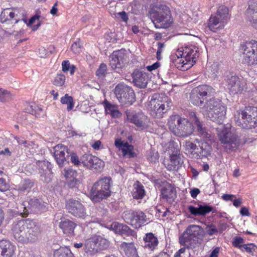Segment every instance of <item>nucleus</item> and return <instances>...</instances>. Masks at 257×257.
I'll use <instances>...</instances> for the list:
<instances>
[{
    "label": "nucleus",
    "mask_w": 257,
    "mask_h": 257,
    "mask_svg": "<svg viewBox=\"0 0 257 257\" xmlns=\"http://www.w3.org/2000/svg\"><path fill=\"white\" fill-rule=\"evenodd\" d=\"M237 112L234 119L237 125L246 129L257 126V107L248 106L244 110Z\"/></svg>",
    "instance_id": "obj_7"
},
{
    "label": "nucleus",
    "mask_w": 257,
    "mask_h": 257,
    "mask_svg": "<svg viewBox=\"0 0 257 257\" xmlns=\"http://www.w3.org/2000/svg\"><path fill=\"white\" fill-rule=\"evenodd\" d=\"M90 198L94 202H96V183H94L89 193Z\"/></svg>",
    "instance_id": "obj_58"
},
{
    "label": "nucleus",
    "mask_w": 257,
    "mask_h": 257,
    "mask_svg": "<svg viewBox=\"0 0 257 257\" xmlns=\"http://www.w3.org/2000/svg\"><path fill=\"white\" fill-rule=\"evenodd\" d=\"M198 48L194 46L178 49L175 54L170 56L173 64L177 68L187 70L196 62L199 57Z\"/></svg>",
    "instance_id": "obj_2"
},
{
    "label": "nucleus",
    "mask_w": 257,
    "mask_h": 257,
    "mask_svg": "<svg viewBox=\"0 0 257 257\" xmlns=\"http://www.w3.org/2000/svg\"><path fill=\"white\" fill-rule=\"evenodd\" d=\"M241 48L244 63L250 66H257V41H246Z\"/></svg>",
    "instance_id": "obj_12"
},
{
    "label": "nucleus",
    "mask_w": 257,
    "mask_h": 257,
    "mask_svg": "<svg viewBox=\"0 0 257 257\" xmlns=\"http://www.w3.org/2000/svg\"><path fill=\"white\" fill-rule=\"evenodd\" d=\"M65 208L68 213L76 217L84 218L86 216L85 208L79 200L73 198L67 200Z\"/></svg>",
    "instance_id": "obj_15"
},
{
    "label": "nucleus",
    "mask_w": 257,
    "mask_h": 257,
    "mask_svg": "<svg viewBox=\"0 0 257 257\" xmlns=\"http://www.w3.org/2000/svg\"><path fill=\"white\" fill-rule=\"evenodd\" d=\"M149 161L151 162H156L159 159V154L157 152L156 153H154L152 152H150L148 155V158Z\"/></svg>",
    "instance_id": "obj_61"
},
{
    "label": "nucleus",
    "mask_w": 257,
    "mask_h": 257,
    "mask_svg": "<svg viewBox=\"0 0 257 257\" xmlns=\"http://www.w3.org/2000/svg\"><path fill=\"white\" fill-rule=\"evenodd\" d=\"M127 119L136 126L144 130L148 127L149 118L142 112H136L134 111H125Z\"/></svg>",
    "instance_id": "obj_16"
},
{
    "label": "nucleus",
    "mask_w": 257,
    "mask_h": 257,
    "mask_svg": "<svg viewBox=\"0 0 257 257\" xmlns=\"http://www.w3.org/2000/svg\"><path fill=\"white\" fill-rule=\"evenodd\" d=\"M205 232L209 235H212L217 233L218 230L214 225L211 224L210 225L206 226L205 228Z\"/></svg>",
    "instance_id": "obj_57"
},
{
    "label": "nucleus",
    "mask_w": 257,
    "mask_h": 257,
    "mask_svg": "<svg viewBox=\"0 0 257 257\" xmlns=\"http://www.w3.org/2000/svg\"><path fill=\"white\" fill-rule=\"evenodd\" d=\"M70 67V63L69 61L66 60L64 61L62 63V71L64 72H67L69 70V68Z\"/></svg>",
    "instance_id": "obj_63"
},
{
    "label": "nucleus",
    "mask_w": 257,
    "mask_h": 257,
    "mask_svg": "<svg viewBox=\"0 0 257 257\" xmlns=\"http://www.w3.org/2000/svg\"><path fill=\"white\" fill-rule=\"evenodd\" d=\"M183 158L180 151L177 150L170 155L169 160L164 161V164L169 171H177L183 163Z\"/></svg>",
    "instance_id": "obj_19"
},
{
    "label": "nucleus",
    "mask_w": 257,
    "mask_h": 257,
    "mask_svg": "<svg viewBox=\"0 0 257 257\" xmlns=\"http://www.w3.org/2000/svg\"><path fill=\"white\" fill-rule=\"evenodd\" d=\"M103 103L106 113L110 114H111L112 111L117 107V106L111 104L106 100L104 101Z\"/></svg>",
    "instance_id": "obj_54"
},
{
    "label": "nucleus",
    "mask_w": 257,
    "mask_h": 257,
    "mask_svg": "<svg viewBox=\"0 0 257 257\" xmlns=\"http://www.w3.org/2000/svg\"><path fill=\"white\" fill-rule=\"evenodd\" d=\"M40 180L45 183L48 184L51 182L53 177V174L51 170L40 173Z\"/></svg>",
    "instance_id": "obj_49"
},
{
    "label": "nucleus",
    "mask_w": 257,
    "mask_h": 257,
    "mask_svg": "<svg viewBox=\"0 0 257 257\" xmlns=\"http://www.w3.org/2000/svg\"><path fill=\"white\" fill-rule=\"evenodd\" d=\"M109 243L108 240L100 236H97V251L106 249L109 246Z\"/></svg>",
    "instance_id": "obj_48"
},
{
    "label": "nucleus",
    "mask_w": 257,
    "mask_h": 257,
    "mask_svg": "<svg viewBox=\"0 0 257 257\" xmlns=\"http://www.w3.org/2000/svg\"><path fill=\"white\" fill-rule=\"evenodd\" d=\"M65 76L62 74H57L53 81V84L57 86H62L65 82Z\"/></svg>",
    "instance_id": "obj_52"
},
{
    "label": "nucleus",
    "mask_w": 257,
    "mask_h": 257,
    "mask_svg": "<svg viewBox=\"0 0 257 257\" xmlns=\"http://www.w3.org/2000/svg\"><path fill=\"white\" fill-rule=\"evenodd\" d=\"M144 247L150 250L155 249L159 243L157 237L155 236L154 234L152 233L146 234L145 236L144 237Z\"/></svg>",
    "instance_id": "obj_29"
},
{
    "label": "nucleus",
    "mask_w": 257,
    "mask_h": 257,
    "mask_svg": "<svg viewBox=\"0 0 257 257\" xmlns=\"http://www.w3.org/2000/svg\"><path fill=\"white\" fill-rule=\"evenodd\" d=\"M117 16H118L124 22H127L128 19L127 15L124 11L117 13Z\"/></svg>",
    "instance_id": "obj_64"
},
{
    "label": "nucleus",
    "mask_w": 257,
    "mask_h": 257,
    "mask_svg": "<svg viewBox=\"0 0 257 257\" xmlns=\"http://www.w3.org/2000/svg\"><path fill=\"white\" fill-rule=\"evenodd\" d=\"M120 248L124 251L126 255H132L133 257H137V249L134 245L133 241L129 243L122 242L120 244Z\"/></svg>",
    "instance_id": "obj_33"
},
{
    "label": "nucleus",
    "mask_w": 257,
    "mask_h": 257,
    "mask_svg": "<svg viewBox=\"0 0 257 257\" xmlns=\"http://www.w3.org/2000/svg\"><path fill=\"white\" fill-rule=\"evenodd\" d=\"M203 108L205 110V114L208 119L218 124L223 123L226 109L220 100L211 98L206 101Z\"/></svg>",
    "instance_id": "obj_6"
},
{
    "label": "nucleus",
    "mask_w": 257,
    "mask_h": 257,
    "mask_svg": "<svg viewBox=\"0 0 257 257\" xmlns=\"http://www.w3.org/2000/svg\"><path fill=\"white\" fill-rule=\"evenodd\" d=\"M54 157L60 167H63L69 162L70 153L67 147L58 144L54 148Z\"/></svg>",
    "instance_id": "obj_18"
},
{
    "label": "nucleus",
    "mask_w": 257,
    "mask_h": 257,
    "mask_svg": "<svg viewBox=\"0 0 257 257\" xmlns=\"http://www.w3.org/2000/svg\"><path fill=\"white\" fill-rule=\"evenodd\" d=\"M12 95L7 90L0 88V101L6 102L11 99Z\"/></svg>",
    "instance_id": "obj_51"
},
{
    "label": "nucleus",
    "mask_w": 257,
    "mask_h": 257,
    "mask_svg": "<svg viewBox=\"0 0 257 257\" xmlns=\"http://www.w3.org/2000/svg\"><path fill=\"white\" fill-rule=\"evenodd\" d=\"M7 175L3 171H0V191L5 192L10 188Z\"/></svg>",
    "instance_id": "obj_40"
},
{
    "label": "nucleus",
    "mask_w": 257,
    "mask_h": 257,
    "mask_svg": "<svg viewBox=\"0 0 257 257\" xmlns=\"http://www.w3.org/2000/svg\"><path fill=\"white\" fill-rule=\"evenodd\" d=\"M65 176L67 180H68V179H71L73 178L76 177L77 172L73 170L72 169L68 170H65Z\"/></svg>",
    "instance_id": "obj_59"
},
{
    "label": "nucleus",
    "mask_w": 257,
    "mask_h": 257,
    "mask_svg": "<svg viewBox=\"0 0 257 257\" xmlns=\"http://www.w3.org/2000/svg\"><path fill=\"white\" fill-rule=\"evenodd\" d=\"M111 228L117 233L120 234L123 238L126 239L127 237H131L133 240V237L137 238L136 232L131 229L127 225L119 223L118 222H113L111 224Z\"/></svg>",
    "instance_id": "obj_22"
},
{
    "label": "nucleus",
    "mask_w": 257,
    "mask_h": 257,
    "mask_svg": "<svg viewBox=\"0 0 257 257\" xmlns=\"http://www.w3.org/2000/svg\"><path fill=\"white\" fill-rule=\"evenodd\" d=\"M60 101L63 104H67V110L70 111L74 107V101L73 97L66 94L64 96L61 98Z\"/></svg>",
    "instance_id": "obj_45"
},
{
    "label": "nucleus",
    "mask_w": 257,
    "mask_h": 257,
    "mask_svg": "<svg viewBox=\"0 0 257 257\" xmlns=\"http://www.w3.org/2000/svg\"><path fill=\"white\" fill-rule=\"evenodd\" d=\"M219 70L218 64L217 63H214L208 70V76L214 79L216 78L219 73Z\"/></svg>",
    "instance_id": "obj_47"
},
{
    "label": "nucleus",
    "mask_w": 257,
    "mask_h": 257,
    "mask_svg": "<svg viewBox=\"0 0 257 257\" xmlns=\"http://www.w3.org/2000/svg\"><path fill=\"white\" fill-rule=\"evenodd\" d=\"M40 17V16L39 15H35L30 19L28 23H27V20L26 19H24V21L27 24V26L29 27L31 26L36 20H38Z\"/></svg>",
    "instance_id": "obj_62"
},
{
    "label": "nucleus",
    "mask_w": 257,
    "mask_h": 257,
    "mask_svg": "<svg viewBox=\"0 0 257 257\" xmlns=\"http://www.w3.org/2000/svg\"><path fill=\"white\" fill-rule=\"evenodd\" d=\"M150 110L152 116L161 118L164 113L171 109L172 102L166 95L155 94L149 102Z\"/></svg>",
    "instance_id": "obj_8"
},
{
    "label": "nucleus",
    "mask_w": 257,
    "mask_h": 257,
    "mask_svg": "<svg viewBox=\"0 0 257 257\" xmlns=\"http://www.w3.org/2000/svg\"><path fill=\"white\" fill-rule=\"evenodd\" d=\"M12 231L14 238L19 242L34 241L41 233L40 225L30 219H21L13 223Z\"/></svg>",
    "instance_id": "obj_1"
},
{
    "label": "nucleus",
    "mask_w": 257,
    "mask_h": 257,
    "mask_svg": "<svg viewBox=\"0 0 257 257\" xmlns=\"http://www.w3.org/2000/svg\"><path fill=\"white\" fill-rule=\"evenodd\" d=\"M85 251L90 253L96 252V236L94 235L85 240Z\"/></svg>",
    "instance_id": "obj_36"
},
{
    "label": "nucleus",
    "mask_w": 257,
    "mask_h": 257,
    "mask_svg": "<svg viewBox=\"0 0 257 257\" xmlns=\"http://www.w3.org/2000/svg\"><path fill=\"white\" fill-rule=\"evenodd\" d=\"M54 257H73V254L68 248L60 247L54 251Z\"/></svg>",
    "instance_id": "obj_41"
},
{
    "label": "nucleus",
    "mask_w": 257,
    "mask_h": 257,
    "mask_svg": "<svg viewBox=\"0 0 257 257\" xmlns=\"http://www.w3.org/2000/svg\"><path fill=\"white\" fill-rule=\"evenodd\" d=\"M168 125L170 130L176 136L187 137L191 135L194 126L187 119L175 114L170 116Z\"/></svg>",
    "instance_id": "obj_5"
},
{
    "label": "nucleus",
    "mask_w": 257,
    "mask_h": 257,
    "mask_svg": "<svg viewBox=\"0 0 257 257\" xmlns=\"http://www.w3.org/2000/svg\"><path fill=\"white\" fill-rule=\"evenodd\" d=\"M34 186V181L30 179H25L22 181L18 187V190L22 192H29Z\"/></svg>",
    "instance_id": "obj_39"
},
{
    "label": "nucleus",
    "mask_w": 257,
    "mask_h": 257,
    "mask_svg": "<svg viewBox=\"0 0 257 257\" xmlns=\"http://www.w3.org/2000/svg\"><path fill=\"white\" fill-rule=\"evenodd\" d=\"M132 77L135 85L141 88H146L150 80L148 73L139 70H136L134 71Z\"/></svg>",
    "instance_id": "obj_23"
},
{
    "label": "nucleus",
    "mask_w": 257,
    "mask_h": 257,
    "mask_svg": "<svg viewBox=\"0 0 257 257\" xmlns=\"http://www.w3.org/2000/svg\"><path fill=\"white\" fill-rule=\"evenodd\" d=\"M111 184V178L110 177L102 178L97 181V185L100 186V190H97V201L106 199L110 195Z\"/></svg>",
    "instance_id": "obj_20"
},
{
    "label": "nucleus",
    "mask_w": 257,
    "mask_h": 257,
    "mask_svg": "<svg viewBox=\"0 0 257 257\" xmlns=\"http://www.w3.org/2000/svg\"><path fill=\"white\" fill-rule=\"evenodd\" d=\"M179 242L181 245L187 248H194L198 241L190 236L185 230L180 235Z\"/></svg>",
    "instance_id": "obj_27"
},
{
    "label": "nucleus",
    "mask_w": 257,
    "mask_h": 257,
    "mask_svg": "<svg viewBox=\"0 0 257 257\" xmlns=\"http://www.w3.org/2000/svg\"><path fill=\"white\" fill-rule=\"evenodd\" d=\"M12 10V13L15 14L14 15V20L16 21L15 23H18L21 19L24 20V17L25 15V12L22 9L20 8H14Z\"/></svg>",
    "instance_id": "obj_46"
},
{
    "label": "nucleus",
    "mask_w": 257,
    "mask_h": 257,
    "mask_svg": "<svg viewBox=\"0 0 257 257\" xmlns=\"http://www.w3.org/2000/svg\"><path fill=\"white\" fill-rule=\"evenodd\" d=\"M221 21L225 23L229 19V10L228 8L224 6H220L216 14Z\"/></svg>",
    "instance_id": "obj_38"
},
{
    "label": "nucleus",
    "mask_w": 257,
    "mask_h": 257,
    "mask_svg": "<svg viewBox=\"0 0 257 257\" xmlns=\"http://www.w3.org/2000/svg\"><path fill=\"white\" fill-rule=\"evenodd\" d=\"M241 247H243L248 253H252L255 251L256 245L254 243H247L239 246V248Z\"/></svg>",
    "instance_id": "obj_55"
},
{
    "label": "nucleus",
    "mask_w": 257,
    "mask_h": 257,
    "mask_svg": "<svg viewBox=\"0 0 257 257\" xmlns=\"http://www.w3.org/2000/svg\"><path fill=\"white\" fill-rule=\"evenodd\" d=\"M69 159L75 165H79L81 163H82L81 159L79 160L78 157L75 154L72 155L70 154Z\"/></svg>",
    "instance_id": "obj_60"
},
{
    "label": "nucleus",
    "mask_w": 257,
    "mask_h": 257,
    "mask_svg": "<svg viewBox=\"0 0 257 257\" xmlns=\"http://www.w3.org/2000/svg\"><path fill=\"white\" fill-rule=\"evenodd\" d=\"M226 86L231 94L241 93L245 87V83L236 75H228L225 79Z\"/></svg>",
    "instance_id": "obj_17"
},
{
    "label": "nucleus",
    "mask_w": 257,
    "mask_h": 257,
    "mask_svg": "<svg viewBox=\"0 0 257 257\" xmlns=\"http://www.w3.org/2000/svg\"><path fill=\"white\" fill-rule=\"evenodd\" d=\"M161 198L169 203H172L177 197L176 188L171 184L164 186L161 189Z\"/></svg>",
    "instance_id": "obj_24"
},
{
    "label": "nucleus",
    "mask_w": 257,
    "mask_h": 257,
    "mask_svg": "<svg viewBox=\"0 0 257 257\" xmlns=\"http://www.w3.org/2000/svg\"><path fill=\"white\" fill-rule=\"evenodd\" d=\"M109 60L112 69L119 72L126 63V55L122 50L115 51L109 56Z\"/></svg>",
    "instance_id": "obj_14"
},
{
    "label": "nucleus",
    "mask_w": 257,
    "mask_h": 257,
    "mask_svg": "<svg viewBox=\"0 0 257 257\" xmlns=\"http://www.w3.org/2000/svg\"><path fill=\"white\" fill-rule=\"evenodd\" d=\"M96 160L95 156L91 154H85L81 158L82 163L89 169H96V164L94 163Z\"/></svg>",
    "instance_id": "obj_34"
},
{
    "label": "nucleus",
    "mask_w": 257,
    "mask_h": 257,
    "mask_svg": "<svg viewBox=\"0 0 257 257\" xmlns=\"http://www.w3.org/2000/svg\"><path fill=\"white\" fill-rule=\"evenodd\" d=\"M247 14L251 25L257 29V0H249Z\"/></svg>",
    "instance_id": "obj_25"
},
{
    "label": "nucleus",
    "mask_w": 257,
    "mask_h": 257,
    "mask_svg": "<svg viewBox=\"0 0 257 257\" xmlns=\"http://www.w3.org/2000/svg\"><path fill=\"white\" fill-rule=\"evenodd\" d=\"M107 66L106 64L104 63H102L97 69V76L99 78L103 79L107 74Z\"/></svg>",
    "instance_id": "obj_50"
},
{
    "label": "nucleus",
    "mask_w": 257,
    "mask_h": 257,
    "mask_svg": "<svg viewBox=\"0 0 257 257\" xmlns=\"http://www.w3.org/2000/svg\"><path fill=\"white\" fill-rule=\"evenodd\" d=\"M185 231L198 241L201 235V228L199 225H190L185 229Z\"/></svg>",
    "instance_id": "obj_37"
},
{
    "label": "nucleus",
    "mask_w": 257,
    "mask_h": 257,
    "mask_svg": "<svg viewBox=\"0 0 257 257\" xmlns=\"http://www.w3.org/2000/svg\"><path fill=\"white\" fill-rule=\"evenodd\" d=\"M223 23L224 22L221 21L217 16L212 15L208 20V27L211 31L215 32L222 28Z\"/></svg>",
    "instance_id": "obj_31"
},
{
    "label": "nucleus",
    "mask_w": 257,
    "mask_h": 257,
    "mask_svg": "<svg viewBox=\"0 0 257 257\" xmlns=\"http://www.w3.org/2000/svg\"><path fill=\"white\" fill-rule=\"evenodd\" d=\"M215 90L212 87L208 85H201L193 88L190 95V102L194 105L203 107L204 100L212 96Z\"/></svg>",
    "instance_id": "obj_9"
},
{
    "label": "nucleus",
    "mask_w": 257,
    "mask_h": 257,
    "mask_svg": "<svg viewBox=\"0 0 257 257\" xmlns=\"http://www.w3.org/2000/svg\"><path fill=\"white\" fill-rule=\"evenodd\" d=\"M71 50L75 54H79L82 50V44L79 39L74 42L71 46Z\"/></svg>",
    "instance_id": "obj_53"
},
{
    "label": "nucleus",
    "mask_w": 257,
    "mask_h": 257,
    "mask_svg": "<svg viewBox=\"0 0 257 257\" xmlns=\"http://www.w3.org/2000/svg\"><path fill=\"white\" fill-rule=\"evenodd\" d=\"M80 184V181L76 178H73L71 179H68V180H67L68 186L71 188H77Z\"/></svg>",
    "instance_id": "obj_56"
},
{
    "label": "nucleus",
    "mask_w": 257,
    "mask_h": 257,
    "mask_svg": "<svg viewBox=\"0 0 257 257\" xmlns=\"http://www.w3.org/2000/svg\"><path fill=\"white\" fill-rule=\"evenodd\" d=\"M134 147L129 145L127 142L124 143V146H122L121 151L124 156H127L129 158H134L136 154L133 152Z\"/></svg>",
    "instance_id": "obj_44"
},
{
    "label": "nucleus",
    "mask_w": 257,
    "mask_h": 257,
    "mask_svg": "<svg viewBox=\"0 0 257 257\" xmlns=\"http://www.w3.org/2000/svg\"><path fill=\"white\" fill-rule=\"evenodd\" d=\"M188 209L190 213L195 216L205 215L213 210L212 206L205 203L198 204L196 207L190 205Z\"/></svg>",
    "instance_id": "obj_26"
},
{
    "label": "nucleus",
    "mask_w": 257,
    "mask_h": 257,
    "mask_svg": "<svg viewBox=\"0 0 257 257\" xmlns=\"http://www.w3.org/2000/svg\"><path fill=\"white\" fill-rule=\"evenodd\" d=\"M36 164L39 174L43 173L44 172L51 170V165L48 161H38L36 162Z\"/></svg>",
    "instance_id": "obj_42"
},
{
    "label": "nucleus",
    "mask_w": 257,
    "mask_h": 257,
    "mask_svg": "<svg viewBox=\"0 0 257 257\" xmlns=\"http://www.w3.org/2000/svg\"><path fill=\"white\" fill-rule=\"evenodd\" d=\"M114 93L119 102L126 106L132 105L136 100L134 91L132 87L125 84H117Z\"/></svg>",
    "instance_id": "obj_11"
},
{
    "label": "nucleus",
    "mask_w": 257,
    "mask_h": 257,
    "mask_svg": "<svg viewBox=\"0 0 257 257\" xmlns=\"http://www.w3.org/2000/svg\"><path fill=\"white\" fill-rule=\"evenodd\" d=\"M192 121L196 127L197 134L203 141L198 147V159L202 157H207L210 155L211 146L210 143L213 141V136L211 132L203 126V121H201L194 112L190 114Z\"/></svg>",
    "instance_id": "obj_4"
},
{
    "label": "nucleus",
    "mask_w": 257,
    "mask_h": 257,
    "mask_svg": "<svg viewBox=\"0 0 257 257\" xmlns=\"http://www.w3.org/2000/svg\"><path fill=\"white\" fill-rule=\"evenodd\" d=\"M149 15L157 29L168 28L173 22L170 8L164 4L156 3L151 5Z\"/></svg>",
    "instance_id": "obj_3"
},
{
    "label": "nucleus",
    "mask_w": 257,
    "mask_h": 257,
    "mask_svg": "<svg viewBox=\"0 0 257 257\" xmlns=\"http://www.w3.org/2000/svg\"><path fill=\"white\" fill-rule=\"evenodd\" d=\"M218 136L222 146L227 152L235 151L241 144L238 136L226 128H223Z\"/></svg>",
    "instance_id": "obj_10"
},
{
    "label": "nucleus",
    "mask_w": 257,
    "mask_h": 257,
    "mask_svg": "<svg viewBox=\"0 0 257 257\" xmlns=\"http://www.w3.org/2000/svg\"><path fill=\"white\" fill-rule=\"evenodd\" d=\"M122 218L126 223L136 228H140L147 222L146 215L141 211H125L123 213Z\"/></svg>",
    "instance_id": "obj_13"
},
{
    "label": "nucleus",
    "mask_w": 257,
    "mask_h": 257,
    "mask_svg": "<svg viewBox=\"0 0 257 257\" xmlns=\"http://www.w3.org/2000/svg\"><path fill=\"white\" fill-rule=\"evenodd\" d=\"M27 203L28 206H26L25 204H23L24 206L22 208L24 209V212H21V214L27 215L29 213V210L35 213H38L46 209L44 203L37 198L31 199Z\"/></svg>",
    "instance_id": "obj_21"
},
{
    "label": "nucleus",
    "mask_w": 257,
    "mask_h": 257,
    "mask_svg": "<svg viewBox=\"0 0 257 257\" xmlns=\"http://www.w3.org/2000/svg\"><path fill=\"white\" fill-rule=\"evenodd\" d=\"M186 154L193 158L198 159V147L190 141L186 142L184 146Z\"/></svg>",
    "instance_id": "obj_32"
},
{
    "label": "nucleus",
    "mask_w": 257,
    "mask_h": 257,
    "mask_svg": "<svg viewBox=\"0 0 257 257\" xmlns=\"http://www.w3.org/2000/svg\"><path fill=\"white\" fill-rule=\"evenodd\" d=\"M145 195V191L144 186L139 182L137 181L134 184V189L132 192V196L136 199H142Z\"/></svg>",
    "instance_id": "obj_35"
},
{
    "label": "nucleus",
    "mask_w": 257,
    "mask_h": 257,
    "mask_svg": "<svg viewBox=\"0 0 257 257\" xmlns=\"http://www.w3.org/2000/svg\"><path fill=\"white\" fill-rule=\"evenodd\" d=\"M14 253V246L8 240L0 241V255L2 257H12Z\"/></svg>",
    "instance_id": "obj_28"
},
{
    "label": "nucleus",
    "mask_w": 257,
    "mask_h": 257,
    "mask_svg": "<svg viewBox=\"0 0 257 257\" xmlns=\"http://www.w3.org/2000/svg\"><path fill=\"white\" fill-rule=\"evenodd\" d=\"M11 9H5L0 15V19L2 23H5L14 19V15Z\"/></svg>",
    "instance_id": "obj_43"
},
{
    "label": "nucleus",
    "mask_w": 257,
    "mask_h": 257,
    "mask_svg": "<svg viewBox=\"0 0 257 257\" xmlns=\"http://www.w3.org/2000/svg\"><path fill=\"white\" fill-rule=\"evenodd\" d=\"M76 224L73 221L65 219L62 220L59 223V227L62 230L64 234L69 236H74V230Z\"/></svg>",
    "instance_id": "obj_30"
}]
</instances>
